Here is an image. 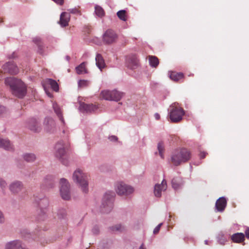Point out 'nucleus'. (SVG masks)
<instances>
[{
    "label": "nucleus",
    "mask_w": 249,
    "mask_h": 249,
    "mask_svg": "<svg viewBox=\"0 0 249 249\" xmlns=\"http://www.w3.org/2000/svg\"><path fill=\"white\" fill-rule=\"evenodd\" d=\"M4 249H28L23 247L20 241L16 240L7 243Z\"/></svg>",
    "instance_id": "ddd939ff"
},
{
    "label": "nucleus",
    "mask_w": 249,
    "mask_h": 249,
    "mask_svg": "<svg viewBox=\"0 0 249 249\" xmlns=\"http://www.w3.org/2000/svg\"><path fill=\"white\" fill-rule=\"evenodd\" d=\"M76 72L79 74L88 73L87 69L86 68V63L83 62L76 68Z\"/></svg>",
    "instance_id": "a878e982"
},
{
    "label": "nucleus",
    "mask_w": 249,
    "mask_h": 249,
    "mask_svg": "<svg viewBox=\"0 0 249 249\" xmlns=\"http://www.w3.org/2000/svg\"><path fill=\"white\" fill-rule=\"evenodd\" d=\"M227 239L226 237L224 235H219L218 236V242L221 245H224L227 242Z\"/></svg>",
    "instance_id": "e433bc0d"
},
{
    "label": "nucleus",
    "mask_w": 249,
    "mask_h": 249,
    "mask_svg": "<svg viewBox=\"0 0 249 249\" xmlns=\"http://www.w3.org/2000/svg\"><path fill=\"white\" fill-rule=\"evenodd\" d=\"M146 249L144 246H143V244H142L141 247H140V249Z\"/></svg>",
    "instance_id": "09e8293b"
},
{
    "label": "nucleus",
    "mask_w": 249,
    "mask_h": 249,
    "mask_svg": "<svg viewBox=\"0 0 249 249\" xmlns=\"http://www.w3.org/2000/svg\"><path fill=\"white\" fill-rule=\"evenodd\" d=\"M89 84V82L86 80H80L78 82V86L81 88L87 87Z\"/></svg>",
    "instance_id": "f704fd0d"
},
{
    "label": "nucleus",
    "mask_w": 249,
    "mask_h": 249,
    "mask_svg": "<svg viewBox=\"0 0 249 249\" xmlns=\"http://www.w3.org/2000/svg\"><path fill=\"white\" fill-rule=\"evenodd\" d=\"M5 84L9 86L13 94L19 98H23L26 93V86L20 80L14 77L5 79Z\"/></svg>",
    "instance_id": "f257e3e1"
},
{
    "label": "nucleus",
    "mask_w": 249,
    "mask_h": 249,
    "mask_svg": "<svg viewBox=\"0 0 249 249\" xmlns=\"http://www.w3.org/2000/svg\"><path fill=\"white\" fill-rule=\"evenodd\" d=\"M191 157L190 152L186 148L178 149L174 152L171 156V162L175 166L188 161Z\"/></svg>",
    "instance_id": "f03ea898"
},
{
    "label": "nucleus",
    "mask_w": 249,
    "mask_h": 249,
    "mask_svg": "<svg viewBox=\"0 0 249 249\" xmlns=\"http://www.w3.org/2000/svg\"><path fill=\"white\" fill-rule=\"evenodd\" d=\"M123 93L117 90H105L101 92L100 96L102 98L109 101H118L122 97Z\"/></svg>",
    "instance_id": "39448f33"
},
{
    "label": "nucleus",
    "mask_w": 249,
    "mask_h": 249,
    "mask_svg": "<svg viewBox=\"0 0 249 249\" xmlns=\"http://www.w3.org/2000/svg\"><path fill=\"white\" fill-rule=\"evenodd\" d=\"M189 76H194V74H190L188 75Z\"/></svg>",
    "instance_id": "8fccbe9b"
},
{
    "label": "nucleus",
    "mask_w": 249,
    "mask_h": 249,
    "mask_svg": "<svg viewBox=\"0 0 249 249\" xmlns=\"http://www.w3.org/2000/svg\"><path fill=\"white\" fill-rule=\"evenodd\" d=\"M23 158L26 161L31 162L35 160L36 157L34 154H26L24 155Z\"/></svg>",
    "instance_id": "2f4dec72"
},
{
    "label": "nucleus",
    "mask_w": 249,
    "mask_h": 249,
    "mask_svg": "<svg viewBox=\"0 0 249 249\" xmlns=\"http://www.w3.org/2000/svg\"><path fill=\"white\" fill-rule=\"evenodd\" d=\"M34 42L38 46V48L41 50V42L40 39L39 38L36 37L34 39Z\"/></svg>",
    "instance_id": "58836bf2"
},
{
    "label": "nucleus",
    "mask_w": 249,
    "mask_h": 249,
    "mask_svg": "<svg viewBox=\"0 0 249 249\" xmlns=\"http://www.w3.org/2000/svg\"><path fill=\"white\" fill-rule=\"evenodd\" d=\"M4 216L2 214V213H1V212L0 211V223H2L4 222Z\"/></svg>",
    "instance_id": "79ce46f5"
},
{
    "label": "nucleus",
    "mask_w": 249,
    "mask_h": 249,
    "mask_svg": "<svg viewBox=\"0 0 249 249\" xmlns=\"http://www.w3.org/2000/svg\"><path fill=\"white\" fill-rule=\"evenodd\" d=\"M92 231L94 234H97L99 232V229L98 227H94L93 230Z\"/></svg>",
    "instance_id": "49530a36"
},
{
    "label": "nucleus",
    "mask_w": 249,
    "mask_h": 249,
    "mask_svg": "<svg viewBox=\"0 0 249 249\" xmlns=\"http://www.w3.org/2000/svg\"><path fill=\"white\" fill-rule=\"evenodd\" d=\"M55 155L58 158H61L65 153L64 144L62 142L57 143L55 146Z\"/></svg>",
    "instance_id": "dca6fc26"
},
{
    "label": "nucleus",
    "mask_w": 249,
    "mask_h": 249,
    "mask_svg": "<svg viewBox=\"0 0 249 249\" xmlns=\"http://www.w3.org/2000/svg\"><path fill=\"white\" fill-rule=\"evenodd\" d=\"M231 239L234 242L241 243L245 240V235L242 233H236L232 235Z\"/></svg>",
    "instance_id": "5701e85b"
},
{
    "label": "nucleus",
    "mask_w": 249,
    "mask_h": 249,
    "mask_svg": "<svg viewBox=\"0 0 249 249\" xmlns=\"http://www.w3.org/2000/svg\"><path fill=\"white\" fill-rule=\"evenodd\" d=\"M89 176L79 169L75 171L73 175L74 181H76L80 186L81 189L84 193L88 191V179Z\"/></svg>",
    "instance_id": "7ed1b4c3"
},
{
    "label": "nucleus",
    "mask_w": 249,
    "mask_h": 249,
    "mask_svg": "<svg viewBox=\"0 0 249 249\" xmlns=\"http://www.w3.org/2000/svg\"><path fill=\"white\" fill-rule=\"evenodd\" d=\"M60 194L62 198L65 200L70 198V184L65 178H61L60 181Z\"/></svg>",
    "instance_id": "0eeeda50"
},
{
    "label": "nucleus",
    "mask_w": 249,
    "mask_h": 249,
    "mask_svg": "<svg viewBox=\"0 0 249 249\" xmlns=\"http://www.w3.org/2000/svg\"><path fill=\"white\" fill-rule=\"evenodd\" d=\"M4 72H8L12 74H16L18 72V69L13 62L6 63L3 66Z\"/></svg>",
    "instance_id": "f8f14e48"
},
{
    "label": "nucleus",
    "mask_w": 249,
    "mask_h": 249,
    "mask_svg": "<svg viewBox=\"0 0 249 249\" xmlns=\"http://www.w3.org/2000/svg\"><path fill=\"white\" fill-rule=\"evenodd\" d=\"M246 236L248 239H249V228L246 229L245 231Z\"/></svg>",
    "instance_id": "a18cd8bd"
},
{
    "label": "nucleus",
    "mask_w": 249,
    "mask_h": 249,
    "mask_svg": "<svg viewBox=\"0 0 249 249\" xmlns=\"http://www.w3.org/2000/svg\"><path fill=\"white\" fill-rule=\"evenodd\" d=\"M44 123L46 126V129L48 131L51 130L54 125L53 120L52 119L49 118L45 119Z\"/></svg>",
    "instance_id": "393cba45"
},
{
    "label": "nucleus",
    "mask_w": 249,
    "mask_h": 249,
    "mask_svg": "<svg viewBox=\"0 0 249 249\" xmlns=\"http://www.w3.org/2000/svg\"><path fill=\"white\" fill-rule=\"evenodd\" d=\"M124 229V227L121 224L116 225L111 228V230L113 231H123Z\"/></svg>",
    "instance_id": "473e14b6"
},
{
    "label": "nucleus",
    "mask_w": 249,
    "mask_h": 249,
    "mask_svg": "<svg viewBox=\"0 0 249 249\" xmlns=\"http://www.w3.org/2000/svg\"><path fill=\"white\" fill-rule=\"evenodd\" d=\"M95 12L96 15L99 17H102L105 15V12L103 9L98 5L95 7Z\"/></svg>",
    "instance_id": "7c9ffc66"
},
{
    "label": "nucleus",
    "mask_w": 249,
    "mask_h": 249,
    "mask_svg": "<svg viewBox=\"0 0 249 249\" xmlns=\"http://www.w3.org/2000/svg\"><path fill=\"white\" fill-rule=\"evenodd\" d=\"M118 17L122 20L125 21L127 19V16L125 10H122L117 13Z\"/></svg>",
    "instance_id": "c756f323"
},
{
    "label": "nucleus",
    "mask_w": 249,
    "mask_h": 249,
    "mask_svg": "<svg viewBox=\"0 0 249 249\" xmlns=\"http://www.w3.org/2000/svg\"><path fill=\"white\" fill-rule=\"evenodd\" d=\"M162 225V223H160L154 229V231H153V233L154 234H157L159 232Z\"/></svg>",
    "instance_id": "ea45409f"
},
{
    "label": "nucleus",
    "mask_w": 249,
    "mask_h": 249,
    "mask_svg": "<svg viewBox=\"0 0 249 249\" xmlns=\"http://www.w3.org/2000/svg\"><path fill=\"white\" fill-rule=\"evenodd\" d=\"M28 128L32 131L35 132H39L41 127L39 123L36 119L32 118L30 120L28 123Z\"/></svg>",
    "instance_id": "2eb2a0df"
},
{
    "label": "nucleus",
    "mask_w": 249,
    "mask_h": 249,
    "mask_svg": "<svg viewBox=\"0 0 249 249\" xmlns=\"http://www.w3.org/2000/svg\"><path fill=\"white\" fill-rule=\"evenodd\" d=\"M117 38V35L113 30L108 29L103 35V40L105 44H110L115 42Z\"/></svg>",
    "instance_id": "1a4fd4ad"
},
{
    "label": "nucleus",
    "mask_w": 249,
    "mask_h": 249,
    "mask_svg": "<svg viewBox=\"0 0 249 249\" xmlns=\"http://www.w3.org/2000/svg\"><path fill=\"white\" fill-rule=\"evenodd\" d=\"M7 184L5 180L2 178H0V187L3 191L7 187Z\"/></svg>",
    "instance_id": "c9c22d12"
},
{
    "label": "nucleus",
    "mask_w": 249,
    "mask_h": 249,
    "mask_svg": "<svg viewBox=\"0 0 249 249\" xmlns=\"http://www.w3.org/2000/svg\"><path fill=\"white\" fill-rule=\"evenodd\" d=\"M169 77L173 81L175 82H178L180 80L184 79V75L182 72L171 71L170 73Z\"/></svg>",
    "instance_id": "aec40b11"
},
{
    "label": "nucleus",
    "mask_w": 249,
    "mask_h": 249,
    "mask_svg": "<svg viewBox=\"0 0 249 249\" xmlns=\"http://www.w3.org/2000/svg\"><path fill=\"white\" fill-rule=\"evenodd\" d=\"M114 195V193L111 192H109L105 194L103 198L102 204L101 206L102 213H107L112 210Z\"/></svg>",
    "instance_id": "20e7f679"
},
{
    "label": "nucleus",
    "mask_w": 249,
    "mask_h": 249,
    "mask_svg": "<svg viewBox=\"0 0 249 249\" xmlns=\"http://www.w3.org/2000/svg\"><path fill=\"white\" fill-rule=\"evenodd\" d=\"M6 112V108L0 105V115L5 113Z\"/></svg>",
    "instance_id": "a19ab883"
},
{
    "label": "nucleus",
    "mask_w": 249,
    "mask_h": 249,
    "mask_svg": "<svg viewBox=\"0 0 249 249\" xmlns=\"http://www.w3.org/2000/svg\"><path fill=\"white\" fill-rule=\"evenodd\" d=\"M167 189L166 181L163 179L161 184H157L154 187V195L155 196L160 197L161 196V192L164 191Z\"/></svg>",
    "instance_id": "9b49d317"
},
{
    "label": "nucleus",
    "mask_w": 249,
    "mask_h": 249,
    "mask_svg": "<svg viewBox=\"0 0 249 249\" xmlns=\"http://www.w3.org/2000/svg\"><path fill=\"white\" fill-rule=\"evenodd\" d=\"M206 154L207 153L205 152H201L199 155L201 159H204L206 157Z\"/></svg>",
    "instance_id": "c03bdc74"
},
{
    "label": "nucleus",
    "mask_w": 249,
    "mask_h": 249,
    "mask_svg": "<svg viewBox=\"0 0 249 249\" xmlns=\"http://www.w3.org/2000/svg\"><path fill=\"white\" fill-rule=\"evenodd\" d=\"M126 64L129 68L135 69L139 66V61L135 54H131L127 57Z\"/></svg>",
    "instance_id": "9d476101"
},
{
    "label": "nucleus",
    "mask_w": 249,
    "mask_h": 249,
    "mask_svg": "<svg viewBox=\"0 0 249 249\" xmlns=\"http://www.w3.org/2000/svg\"><path fill=\"white\" fill-rule=\"evenodd\" d=\"M227 200L224 197H220L216 202L215 207L218 211L222 212L225 209Z\"/></svg>",
    "instance_id": "a211bd4d"
},
{
    "label": "nucleus",
    "mask_w": 249,
    "mask_h": 249,
    "mask_svg": "<svg viewBox=\"0 0 249 249\" xmlns=\"http://www.w3.org/2000/svg\"><path fill=\"white\" fill-rule=\"evenodd\" d=\"M95 60L96 66L102 71V69L104 68L106 66L103 57L100 54H97L95 58Z\"/></svg>",
    "instance_id": "4be33fe9"
},
{
    "label": "nucleus",
    "mask_w": 249,
    "mask_h": 249,
    "mask_svg": "<svg viewBox=\"0 0 249 249\" xmlns=\"http://www.w3.org/2000/svg\"><path fill=\"white\" fill-rule=\"evenodd\" d=\"M154 117L155 119L157 120H159L160 119V115L159 113H156L154 115Z\"/></svg>",
    "instance_id": "de8ad7c7"
},
{
    "label": "nucleus",
    "mask_w": 249,
    "mask_h": 249,
    "mask_svg": "<svg viewBox=\"0 0 249 249\" xmlns=\"http://www.w3.org/2000/svg\"><path fill=\"white\" fill-rule=\"evenodd\" d=\"M47 83L51 86L53 90L55 91H57L58 90V85L55 80L52 79H48L47 80Z\"/></svg>",
    "instance_id": "c85d7f7f"
},
{
    "label": "nucleus",
    "mask_w": 249,
    "mask_h": 249,
    "mask_svg": "<svg viewBox=\"0 0 249 249\" xmlns=\"http://www.w3.org/2000/svg\"><path fill=\"white\" fill-rule=\"evenodd\" d=\"M116 191L119 195H128L132 193L133 188L123 182H119L116 186Z\"/></svg>",
    "instance_id": "6e6552de"
},
{
    "label": "nucleus",
    "mask_w": 249,
    "mask_h": 249,
    "mask_svg": "<svg viewBox=\"0 0 249 249\" xmlns=\"http://www.w3.org/2000/svg\"><path fill=\"white\" fill-rule=\"evenodd\" d=\"M109 139L111 141H116L118 140V138L116 136H112L109 137Z\"/></svg>",
    "instance_id": "37998d69"
},
{
    "label": "nucleus",
    "mask_w": 249,
    "mask_h": 249,
    "mask_svg": "<svg viewBox=\"0 0 249 249\" xmlns=\"http://www.w3.org/2000/svg\"><path fill=\"white\" fill-rule=\"evenodd\" d=\"M80 108L81 110L86 112H91L97 108L95 105H93L92 104L88 105L84 103L80 104Z\"/></svg>",
    "instance_id": "6ab92c4d"
},
{
    "label": "nucleus",
    "mask_w": 249,
    "mask_h": 249,
    "mask_svg": "<svg viewBox=\"0 0 249 249\" xmlns=\"http://www.w3.org/2000/svg\"><path fill=\"white\" fill-rule=\"evenodd\" d=\"M148 57L150 65L152 67L156 68L159 64L158 58L153 55H149Z\"/></svg>",
    "instance_id": "b1692460"
},
{
    "label": "nucleus",
    "mask_w": 249,
    "mask_h": 249,
    "mask_svg": "<svg viewBox=\"0 0 249 249\" xmlns=\"http://www.w3.org/2000/svg\"><path fill=\"white\" fill-rule=\"evenodd\" d=\"M158 149L159 150V155L161 158H163L164 146L162 142H160L158 143Z\"/></svg>",
    "instance_id": "72a5a7b5"
},
{
    "label": "nucleus",
    "mask_w": 249,
    "mask_h": 249,
    "mask_svg": "<svg viewBox=\"0 0 249 249\" xmlns=\"http://www.w3.org/2000/svg\"><path fill=\"white\" fill-rule=\"evenodd\" d=\"M53 107L54 109V112L57 114L58 117L59 118L60 120L64 122L63 118L62 116V112L60 108L58 106V105L56 103H53Z\"/></svg>",
    "instance_id": "cd10ccee"
},
{
    "label": "nucleus",
    "mask_w": 249,
    "mask_h": 249,
    "mask_svg": "<svg viewBox=\"0 0 249 249\" xmlns=\"http://www.w3.org/2000/svg\"><path fill=\"white\" fill-rule=\"evenodd\" d=\"M0 147L4 149L11 150L13 149V145L7 139H3L0 138Z\"/></svg>",
    "instance_id": "412c9836"
},
{
    "label": "nucleus",
    "mask_w": 249,
    "mask_h": 249,
    "mask_svg": "<svg viewBox=\"0 0 249 249\" xmlns=\"http://www.w3.org/2000/svg\"><path fill=\"white\" fill-rule=\"evenodd\" d=\"M175 104L172 107L170 111V118L172 122L177 123L182 120L184 114V111L181 107L175 106Z\"/></svg>",
    "instance_id": "423d86ee"
},
{
    "label": "nucleus",
    "mask_w": 249,
    "mask_h": 249,
    "mask_svg": "<svg viewBox=\"0 0 249 249\" xmlns=\"http://www.w3.org/2000/svg\"><path fill=\"white\" fill-rule=\"evenodd\" d=\"M70 19V14L66 12H63L60 15L59 24L62 27H66L68 25Z\"/></svg>",
    "instance_id": "f3484780"
},
{
    "label": "nucleus",
    "mask_w": 249,
    "mask_h": 249,
    "mask_svg": "<svg viewBox=\"0 0 249 249\" xmlns=\"http://www.w3.org/2000/svg\"><path fill=\"white\" fill-rule=\"evenodd\" d=\"M172 186L175 189H177L182 184V179L179 178H174L172 180Z\"/></svg>",
    "instance_id": "bb28decb"
},
{
    "label": "nucleus",
    "mask_w": 249,
    "mask_h": 249,
    "mask_svg": "<svg viewBox=\"0 0 249 249\" xmlns=\"http://www.w3.org/2000/svg\"><path fill=\"white\" fill-rule=\"evenodd\" d=\"M23 185L21 182L16 181L10 184L9 190L13 194H18L22 191Z\"/></svg>",
    "instance_id": "4468645a"
},
{
    "label": "nucleus",
    "mask_w": 249,
    "mask_h": 249,
    "mask_svg": "<svg viewBox=\"0 0 249 249\" xmlns=\"http://www.w3.org/2000/svg\"><path fill=\"white\" fill-rule=\"evenodd\" d=\"M68 11L70 13L81 15L80 11L79 10V8L75 7L74 8L70 9L68 10Z\"/></svg>",
    "instance_id": "4c0bfd02"
}]
</instances>
